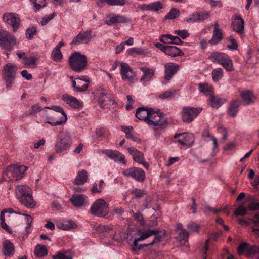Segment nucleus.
<instances>
[{
    "label": "nucleus",
    "instance_id": "6",
    "mask_svg": "<svg viewBox=\"0 0 259 259\" xmlns=\"http://www.w3.org/2000/svg\"><path fill=\"white\" fill-rule=\"evenodd\" d=\"M202 107H184L182 111V118L184 122L190 123L202 111Z\"/></svg>",
    "mask_w": 259,
    "mask_h": 259
},
{
    "label": "nucleus",
    "instance_id": "43",
    "mask_svg": "<svg viewBox=\"0 0 259 259\" xmlns=\"http://www.w3.org/2000/svg\"><path fill=\"white\" fill-rule=\"evenodd\" d=\"M128 55L135 56L137 55H144L148 53L147 50H145L140 48H132L127 50Z\"/></svg>",
    "mask_w": 259,
    "mask_h": 259
},
{
    "label": "nucleus",
    "instance_id": "16",
    "mask_svg": "<svg viewBox=\"0 0 259 259\" xmlns=\"http://www.w3.org/2000/svg\"><path fill=\"white\" fill-rule=\"evenodd\" d=\"M103 153L115 162L121 163L123 164L126 163L124 155L118 151L107 149L104 150Z\"/></svg>",
    "mask_w": 259,
    "mask_h": 259
},
{
    "label": "nucleus",
    "instance_id": "27",
    "mask_svg": "<svg viewBox=\"0 0 259 259\" xmlns=\"http://www.w3.org/2000/svg\"><path fill=\"white\" fill-rule=\"evenodd\" d=\"M65 149V134L63 132L60 133L57 139L56 143L55 146L56 153H60Z\"/></svg>",
    "mask_w": 259,
    "mask_h": 259
},
{
    "label": "nucleus",
    "instance_id": "57",
    "mask_svg": "<svg viewBox=\"0 0 259 259\" xmlns=\"http://www.w3.org/2000/svg\"><path fill=\"white\" fill-rule=\"evenodd\" d=\"M53 120H54L53 119L52 117H47V120L45 121V122L48 123L53 126H57V125H61L64 122V121H63V120H61L60 121H55V122L52 121Z\"/></svg>",
    "mask_w": 259,
    "mask_h": 259
},
{
    "label": "nucleus",
    "instance_id": "25",
    "mask_svg": "<svg viewBox=\"0 0 259 259\" xmlns=\"http://www.w3.org/2000/svg\"><path fill=\"white\" fill-rule=\"evenodd\" d=\"M163 7L162 4L159 2L157 1L149 3L148 4H141L139 6V8L142 10H149L157 11L161 9Z\"/></svg>",
    "mask_w": 259,
    "mask_h": 259
},
{
    "label": "nucleus",
    "instance_id": "20",
    "mask_svg": "<svg viewBox=\"0 0 259 259\" xmlns=\"http://www.w3.org/2000/svg\"><path fill=\"white\" fill-rule=\"evenodd\" d=\"M164 78L166 80H170L173 75L177 72L179 66L174 63H168L165 64Z\"/></svg>",
    "mask_w": 259,
    "mask_h": 259
},
{
    "label": "nucleus",
    "instance_id": "40",
    "mask_svg": "<svg viewBox=\"0 0 259 259\" xmlns=\"http://www.w3.org/2000/svg\"><path fill=\"white\" fill-rule=\"evenodd\" d=\"M246 255L254 259H259V246L250 245Z\"/></svg>",
    "mask_w": 259,
    "mask_h": 259
},
{
    "label": "nucleus",
    "instance_id": "62",
    "mask_svg": "<svg viewBox=\"0 0 259 259\" xmlns=\"http://www.w3.org/2000/svg\"><path fill=\"white\" fill-rule=\"evenodd\" d=\"M132 212L133 214L135 219L139 222L140 225H143L144 218L141 213L140 212L135 213L133 210L132 211Z\"/></svg>",
    "mask_w": 259,
    "mask_h": 259
},
{
    "label": "nucleus",
    "instance_id": "63",
    "mask_svg": "<svg viewBox=\"0 0 259 259\" xmlns=\"http://www.w3.org/2000/svg\"><path fill=\"white\" fill-rule=\"evenodd\" d=\"M229 40L231 43V45L228 46V48L230 50H236L238 48V44L234 37L232 35L230 36L229 37Z\"/></svg>",
    "mask_w": 259,
    "mask_h": 259
},
{
    "label": "nucleus",
    "instance_id": "52",
    "mask_svg": "<svg viewBox=\"0 0 259 259\" xmlns=\"http://www.w3.org/2000/svg\"><path fill=\"white\" fill-rule=\"evenodd\" d=\"M124 212V210L120 207L114 206L112 207L111 210V214L112 215H116L117 217H120Z\"/></svg>",
    "mask_w": 259,
    "mask_h": 259
},
{
    "label": "nucleus",
    "instance_id": "13",
    "mask_svg": "<svg viewBox=\"0 0 259 259\" xmlns=\"http://www.w3.org/2000/svg\"><path fill=\"white\" fill-rule=\"evenodd\" d=\"M178 138L179 139L177 140V142L188 148L192 146L194 142V136L191 133H184L175 134L174 138Z\"/></svg>",
    "mask_w": 259,
    "mask_h": 259
},
{
    "label": "nucleus",
    "instance_id": "7",
    "mask_svg": "<svg viewBox=\"0 0 259 259\" xmlns=\"http://www.w3.org/2000/svg\"><path fill=\"white\" fill-rule=\"evenodd\" d=\"M3 20L12 27L14 32H16L20 26V19L16 13H5L3 15Z\"/></svg>",
    "mask_w": 259,
    "mask_h": 259
},
{
    "label": "nucleus",
    "instance_id": "61",
    "mask_svg": "<svg viewBox=\"0 0 259 259\" xmlns=\"http://www.w3.org/2000/svg\"><path fill=\"white\" fill-rule=\"evenodd\" d=\"M54 16V13L44 16L40 22L41 25L42 26L46 25L51 19L53 18Z\"/></svg>",
    "mask_w": 259,
    "mask_h": 259
},
{
    "label": "nucleus",
    "instance_id": "44",
    "mask_svg": "<svg viewBox=\"0 0 259 259\" xmlns=\"http://www.w3.org/2000/svg\"><path fill=\"white\" fill-rule=\"evenodd\" d=\"M23 60V64L29 66H33L36 64L38 58L35 56L25 57Z\"/></svg>",
    "mask_w": 259,
    "mask_h": 259
},
{
    "label": "nucleus",
    "instance_id": "32",
    "mask_svg": "<svg viewBox=\"0 0 259 259\" xmlns=\"http://www.w3.org/2000/svg\"><path fill=\"white\" fill-rule=\"evenodd\" d=\"M164 53L172 57L183 55V52L175 46H167L165 49Z\"/></svg>",
    "mask_w": 259,
    "mask_h": 259
},
{
    "label": "nucleus",
    "instance_id": "11",
    "mask_svg": "<svg viewBox=\"0 0 259 259\" xmlns=\"http://www.w3.org/2000/svg\"><path fill=\"white\" fill-rule=\"evenodd\" d=\"M120 74L122 80L130 82L133 81L136 77V73L133 69L126 63H120Z\"/></svg>",
    "mask_w": 259,
    "mask_h": 259
},
{
    "label": "nucleus",
    "instance_id": "26",
    "mask_svg": "<svg viewBox=\"0 0 259 259\" xmlns=\"http://www.w3.org/2000/svg\"><path fill=\"white\" fill-rule=\"evenodd\" d=\"M121 130L125 134L126 138L131 139L133 141L137 143L141 142V140L139 138L138 135L133 131L132 126H121Z\"/></svg>",
    "mask_w": 259,
    "mask_h": 259
},
{
    "label": "nucleus",
    "instance_id": "34",
    "mask_svg": "<svg viewBox=\"0 0 259 259\" xmlns=\"http://www.w3.org/2000/svg\"><path fill=\"white\" fill-rule=\"evenodd\" d=\"M211 106L214 108H218L226 102V99H222L213 95L210 96L208 99Z\"/></svg>",
    "mask_w": 259,
    "mask_h": 259
},
{
    "label": "nucleus",
    "instance_id": "55",
    "mask_svg": "<svg viewBox=\"0 0 259 259\" xmlns=\"http://www.w3.org/2000/svg\"><path fill=\"white\" fill-rule=\"evenodd\" d=\"M246 213L247 209L242 206H240L236 209L235 211L234 212V214L236 216H243L245 215Z\"/></svg>",
    "mask_w": 259,
    "mask_h": 259
},
{
    "label": "nucleus",
    "instance_id": "29",
    "mask_svg": "<svg viewBox=\"0 0 259 259\" xmlns=\"http://www.w3.org/2000/svg\"><path fill=\"white\" fill-rule=\"evenodd\" d=\"M21 204L24 205L28 208H32L36 205V202L34 200L32 194L27 195L18 199Z\"/></svg>",
    "mask_w": 259,
    "mask_h": 259
},
{
    "label": "nucleus",
    "instance_id": "64",
    "mask_svg": "<svg viewBox=\"0 0 259 259\" xmlns=\"http://www.w3.org/2000/svg\"><path fill=\"white\" fill-rule=\"evenodd\" d=\"M175 94V91L169 90L165 91V92L161 94L159 97L161 99H167L171 97Z\"/></svg>",
    "mask_w": 259,
    "mask_h": 259
},
{
    "label": "nucleus",
    "instance_id": "54",
    "mask_svg": "<svg viewBox=\"0 0 259 259\" xmlns=\"http://www.w3.org/2000/svg\"><path fill=\"white\" fill-rule=\"evenodd\" d=\"M36 28L34 27H31L27 28L25 34L26 38L29 39H31L33 38L34 35L36 34Z\"/></svg>",
    "mask_w": 259,
    "mask_h": 259
},
{
    "label": "nucleus",
    "instance_id": "46",
    "mask_svg": "<svg viewBox=\"0 0 259 259\" xmlns=\"http://www.w3.org/2000/svg\"><path fill=\"white\" fill-rule=\"evenodd\" d=\"M198 23L207 20L210 17V12L208 11L197 12Z\"/></svg>",
    "mask_w": 259,
    "mask_h": 259
},
{
    "label": "nucleus",
    "instance_id": "56",
    "mask_svg": "<svg viewBox=\"0 0 259 259\" xmlns=\"http://www.w3.org/2000/svg\"><path fill=\"white\" fill-rule=\"evenodd\" d=\"M132 194L134 195L135 197L137 198L144 197L147 195L145 193L144 191L138 189H135L133 190L132 192Z\"/></svg>",
    "mask_w": 259,
    "mask_h": 259
},
{
    "label": "nucleus",
    "instance_id": "45",
    "mask_svg": "<svg viewBox=\"0 0 259 259\" xmlns=\"http://www.w3.org/2000/svg\"><path fill=\"white\" fill-rule=\"evenodd\" d=\"M180 11L176 8L171 9L170 11L165 15V19L172 20L179 17Z\"/></svg>",
    "mask_w": 259,
    "mask_h": 259
},
{
    "label": "nucleus",
    "instance_id": "2",
    "mask_svg": "<svg viewBox=\"0 0 259 259\" xmlns=\"http://www.w3.org/2000/svg\"><path fill=\"white\" fill-rule=\"evenodd\" d=\"M17 70V66L14 64L9 63L4 66L2 76L8 90H10L14 84Z\"/></svg>",
    "mask_w": 259,
    "mask_h": 259
},
{
    "label": "nucleus",
    "instance_id": "17",
    "mask_svg": "<svg viewBox=\"0 0 259 259\" xmlns=\"http://www.w3.org/2000/svg\"><path fill=\"white\" fill-rule=\"evenodd\" d=\"M92 37V32L91 31L81 32L74 38L71 44L79 45L81 44H88Z\"/></svg>",
    "mask_w": 259,
    "mask_h": 259
},
{
    "label": "nucleus",
    "instance_id": "38",
    "mask_svg": "<svg viewBox=\"0 0 259 259\" xmlns=\"http://www.w3.org/2000/svg\"><path fill=\"white\" fill-rule=\"evenodd\" d=\"M87 171L83 169L77 174L74 182L78 185L83 184L87 181Z\"/></svg>",
    "mask_w": 259,
    "mask_h": 259
},
{
    "label": "nucleus",
    "instance_id": "47",
    "mask_svg": "<svg viewBox=\"0 0 259 259\" xmlns=\"http://www.w3.org/2000/svg\"><path fill=\"white\" fill-rule=\"evenodd\" d=\"M33 5L35 12L38 11L41 8L45 7V0H35L31 3Z\"/></svg>",
    "mask_w": 259,
    "mask_h": 259
},
{
    "label": "nucleus",
    "instance_id": "28",
    "mask_svg": "<svg viewBox=\"0 0 259 259\" xmlns=\"http://www.w3.org/2000/svg\"><path fill=\"white\" fill-rule=\"evenodd\" d=\"M240 104V102L238 100L230 102L228 108V114L232 117H235L238 112Z\"/></svg>",
    "mask_w": 259,
    "mask_h": 259
},
{
    "label": "nucleus",
    "instance_id": "1",
    "mask_svg": "<svg viewBox=\"0 0 259 259\" xmlns=\"http://www.w3.org/2000/svg\"><path fill=\"white\" fill-rule=\"evenodd\" d=\"M69 63L73 70L78 72H81L87 68V57L79 52H75L69 57Z\"/></svg>",
    "mask_w": 259,
    "mask_h": 259
},
{
    "label": "nucleus",
    "instance_id": "30",
    "mask_svg": "<svg viewBox=\"0 0 259 259\" xmlns=\"http://www.w3.org/2000/svg\"><path fill=\"white\" fill-rule=\"evenodd\" d=\"M159 232V230L158 229L155 230H148L146 231H142L139 230L138 231V235L140 236L138 238V240H140V241H143L153 235H156V236L158 235L157 234Z\"/></svg>",
    "mask_w": 259,
    "mask_h": 259
},
{
    "label": "nucleus",
    "instance_id": "4",
    "mask_svg": "<svg viewBox=\"0 0 259 259\" xmlns=\"http://www.w3.org/2000/svg\"><path fill=\"white\" fill-rule=\"evenodd\" d=\"M91 213L97 217H105L109 212V206L102 199L96 200L91 207Z\"/></svg>",
    "mask_w": 259,
    "mask_h": 259
},
{
    "label": "nucleus",
    "instance_id": "36",
    "mask_svg": "<svg viewBox=\"0 0 259 259\" xmlns=\"http://www.w3.org/2000/svg\"><path fill=\"white\" fill-rule=\"evenodd\" d=\"M127 2V0H98L97 2L98 6L102 7V4L105 3L110 6H123Z\"/></svg>",
    "mask_w": 259,
    "mask_h": 259
},
{
    "label": "nucleus",
    "instance_id": "33",
    "mask_svg": "<svg viewBox=\"0 0 259 259\" xmlns=\"http://www.w3.org/2000/svg\"><path fill=\"white\" fill-rule=\"evenodd\" d=\"M66 103L74 109H78L82 106V104L74 97L66 95Z\"/></svg>",
    "mask_w": 259,
    "mask_h": 259
},
{
    "label": "nucleus",
    "instance_id": "14",
    "mask_svg": "<svg viewBox=\"0 0 259 259\" xmlns=\"http://www.w3.org/2000/svg\"><path fill=\"white\" fill-rule=\"evenodd\" d=\"M147 123L153 126H159L162 127L166 125V122L165 120L162 119L161 114L155 112L152 109Z\"/></svg>",
    "mask_w": 259,
    "mask_h": 259
},
{
    "label": "nucleus",
    "instance_id": "51",
    "mask_svg": "<svg viewBox=\"0 0 259 259\" xmlns=\"http://www.w3.org/2000/svg\"><path fill=\"white\" fill-rule=\"evenodd\" d=\"M185 21L188 23H198L197 12L191 14L186 18Z\"/></svg>",
    "mask_w": 259,
    "mask_h": 259
},
{
    "label": "nucleus",
    "instance_id": "15",
    "mask_svg": "<svg viewBox=\"0 0 259 259\" xmlns=\"http://www.w3.org/2000/svg\"><path fill=\"white\" fill-rule=\"evenodd\" d=\"M130 21V20L125 17L113 13L109 14L105 20V23L108 26H111L115 23H125Z\"/></svg>",
    "mask_w": 259,
    "mask_h": 259
},
{
    "label": "nucleus",
    "instance_id": "10",
    "mask_svg": "<svg viewBox=\"0 0 259 259\" xmlns=\"http://www.w3.org/2000/svg\"><path fill=\"white\" fill-rule=\"evenodd\" d=\"M70 78L71 87L74 92H83L85 91L89 87L90 80L88 79L81 78L74 79L72 76H70Z\"/></svg>",
    "mask_w": 259,
    "mask_h": 259
},
{
    "label": "nucleus",
    "instance_id": "19",
    "mask_svg": "<svg viewBox=\"0 0 259 259\" xmlns=\"http://www.w3.org/2000/svg\"><path fill=\"white\" fill-rule=\"evenodd\" d=\"M232 26L234 31L240 34L244 33V21L239 15H235L232 18Z\"/></svg>",
    "mask_w": 259,
    "mask_h": 259
},
{
    "label": "nucleus",
    "instance_id": "35",
    "mask_svg": "<svg viewBox=\"0 0 259 259\" xmlns=\"http://www.w3.org/2000/svg\"><path fill=\"white\" fill-rule=\"evenodd\" d=\"M3 252L5 256H12L14 254V245L9 241L7 240L3 243Z\"/></svg>",
    "mask_w": 259,
    "mask_h": 259
},
{
    "label": "nucleus",
    "instance_id": "50",
    "mask_svg": "<svg viewBox=\"0 0 259 259\" xmlns=\"http://www.w3.org/2000/svg\"><path fill=\"white\" fill-rule=\"evenodd\" d=\"M161 235H156L155 236L154 239L149 244H140L139 245V247H138V250L142 249L144 247H148L149 245H153L155 244H158L160 242L161 239Z\"/></svg>",
    "mask_w": 259,
    "mask_h": 259
},
{
    "label": "nucleus",
    "instance_id": "24",
    "mask_svg": "<svg viewBox=\"0 0 259 259\" xmlns=\"http://www.w3.org/2000/svg\"><path fill=\"white\" fill-rule=\"evenodd\" d=\"M32 194L31 189L26 185H19L16 189V195L18 199Z\"/></svg>",
    "mask_w": 259,
    "mask_h": 259
},
{
    "label": "nucleus",
    "instance_id": "22",
    "mask_svg": "<svg viewBox=\"0 0 259 259\" xmlns=\"http://www.w3.org/2000/svg\"><path fill=\"white\" fill-rule=\"evenodd\" d=\"M241 98L242 103L245 105H248L254 102L256 98L252 92L245 91L241 93Z\"/></svg>",
    "mask_w": 259,
    "mask_h": 259
},
{
    "label": "nucleus",
    "instance_id": "49",
    "mask_svg": "<svg viewBox=\"0 0 259 259\" xmlns=\"http://www.w3.org/2000/svg\"><path fill=\"white\" fill-rule=\"evenodd\" d=\"M178 239L180 241H184L187 242L188 241L189 233L186 230H181L178 233Z\"/></svg>",
    "mask_w": 259,
    "mask_h": 259
},
{
    "label": "nucleus",
    "instance_id": "5",
    "mask_svg": "<svg viewBox=\"0 0 259 259\" xmlns=\"http://www.w3.org/2000/svg\"><path fill=\"white\" fill-rule=\"evenodd\" d=\"M14 36L5 30H0V47L8 51H11L16 45Z\"/></svg>",
    "mask_w": 259,
    "mask_h": 259
},
{
    "label": "nucleus",
    "instance_id": "9",
    "mask_svg": "<svg viewBox=\"0 0 259 259\" xmlns=\"http://www.w3.org/2000/svg\"><path fill=\"white\" fill-rule=\"evenodd\" d=\"M126 149L130 154L132 156L133 159L135 162L142 164L147 169L149 168V164L146 161L142 152L138 150L133 147H128Z\"/></svg>",
    "mask_w": 259,
    "mask_h": 259
},
{
    "label": "nucleus",
    "instance_id": "42",
    "mask_svg": "<svg viewBox=\"0 0 259 259\" xmlns=\"http://www.w3.org/2000/svg\"><path fill=\"white\" fill-rule=\"evenodd\" d=\"M34 253L37 257H43L47 255L48 251L45 246L38 245L35 248Z\"/></svg>",
    "mask_w": 259,
    "mask_h": 259
},
{
    "label": "nucleus",
    "instance_id": "37",
    "mask_svg": "<svg viewBox=\"0 0 259 259\" xmlns=\"http://www.w3.org/2000/svg\"><path fill=\"white\" fill-rule=\"evenodd\" d=\"M143 72L141 80L144 82L149 81L153 77L154 72L152 69H150L146 67H142L140 68Z\"/></svg>",
    "mask_w": 259,
    "mask_h": 259
},
{
    "label": "nucleus",
    "instance_id": "39",
    "mask_svg": "<svg viewBox=\"0 0 259 259\" xmlns=\"http://www.w3.org/2000/svg\"><path fill=\"white\" fill-rule=\"evenodd\" d=\"M199 89L200 92L204 93L206 96L210 97V96L213 95V88L211 85L208 84L200 83Z\"/></svg>",
    "mask_w": 259,
    "mask_h": 259
},
{
    "label": "nucleus",
    "instance_id": "59",
    "mask_svg": "<svg viewBox=\"0 0 259 259\" xmlns=\"http://www.w3.org/2000/svg\"><path fill=\"white\" fill-rule=\"evenodd\" d=\"M175 34H177L183 39H185L189 36V33L186 30H177L174 32Z\"/></svg>",
    "mask_w": 259,
    "mask_h": 259
},
{
    "label": "nucleus",
    "instance_id": "41",
    "mask_svg": "<svg viewBox=\"0 0 259 259\" xmlns=\"http://www.w3.org/2000/svg\"><path fill=\"white\" fill-rule=\"evenodd\" d=\"M223 70L221 68L214 69L211 72V76L213 80L215 82H219L223 77Z\"/></svg>",
    "mask_w": 259,
    "mask_h": 259
},
{
    "label": "nucleus",
    "instance_id": "8",
    "mask_svg": "<svg viewBox=\"0 0 259 259\" xmlns=\"http://www.w3.org/2000/svg\"><path fill=\"white\" fill-rule=\"evenodd\" d=\"M27 170V167L18 164L9 166L6 168L8 174L11 175L16 180L22 179Z\"/></svg>",
    "mask_w": 259,
    "mask_h": 259
},
{
    "label": "nucleus",
    "instance_id": "3",
    "mask_svg": "<svg viewBox=\"0 0 259 259\" xmlns=\"http://www.w3.org/2000/svg\"><path fill=\"white\" fill-rule=\"evenodd\" d=\"M209 59L213 62H217L227 71L234 70L232 60L230 57L224 53L213 52L209 57Z\"/></svg>",
    "mask_w": 259,
    "mask_h": 259
},
{
    "label": "nucleus",
    "instance_id": "53",
    "mask_svg": "<svg viewBox=\"0 0 259 259\" xmlns=\"http://www.w3.org/2000/svg\"><path fill=\"white\" fill-rule=\"evenodd\" d=\"M77 224L72 220L66 221V231H73L77 228Z\"/></svg>",
    "mask_w": 259,
    "mask_h": 259
},
{
    "label": "nucleus",
    "instance_id": "48",
    "mask_svg": "<svg viewBox=\"0 0 259 259\" xmlns=\"http://www.w3.org/2000/svg\"><path fill=\"white\" fill-rule=\"evenodd\" d=\"M250 245L248 243H243L241 244L238 247L237 251L239 255L245 253L247 255Z\"/></svg>",
    "mask_w": 259,
    "mask_h": 259
},
{
    "label": "nucleus",
    "instance_id": "18",
    "mask_svg": "<svg viewBox=\"0 0 259 259\" xmlns=\"http://www.w3.org/2000/svg\"><path fill=\"white\" fill-rule=\"evenodd\" d=\"M223 31L218 22H215L211 38L208 41L211 45H216L223 40Z\"/></svg>",
    "mask_w": 259,
    "mask_h": 259
},
{
    "label": "nucleus",
    "instance_id": "58",
    "mask_svg": "<svg viewBox=\"0 0 259 259\" xmlns=\"http://www.w3.org/2000/svg\"><path fill=\"white\" fill-rule=\"evenodd\" d=\"M174 36L170 34L163 35L160 38V41L164 44H170V41L172 40L171 39L174 38Z\"/></svg>",
    "mask_w": 259,
    "mask_h": 259
},
{
    "label": "nucleus",
    "instance_id": "31",
    "mask_svg": "<svg viewBox=\"0 0 259 259\" xmlns=\"http://www.w3.org/2000/svg\"><path fill=\"white\" fill-rule=\"evenodd\" d=\"M63 45V42H59L52 52L51 57L56 62L60 61L63 58V54L60 51V48Z\"/></svg>",
    "mask_w": 259,
    "mask_h": 259
},
{
    "label": "nucleus",
    "instance_id": "23",
    "mask_svg": "<svg viewBox=\"0 0 259 259\" xmlns=\"http://www.w3.org/2000/svg\"><path fill=\"white\" fill-rule=\"evenodd\" d=\"M151 109L152 108L144 107H139L136 110V116L139 119L144 120L147 123L148 119L149 118Z\"/></svg>",
    "mask_w": 259,
    "mask_h": 259
},
{
    "label": "nucleus",
    "instance_id": "60",
    "mask_svg": "<svg viewBox=\"0 0 259 259\" xmlns=\"http://www.w3.org/2000/svg\"><path fill=\"white\" fill-rule=\"evenodd\" d=\"M45 108L53 110L56 112H60L65 116V111L63 108L59 106H52L51 107L46 106Z\"/></svg>",
    "mask_w": 259,
    "mask_h": 259
},
{
    "label": "nucleus",
    "instance_id": "21",
    "mask_svg": "<svg viewBox=\"0 0 259 259\" xmlns=\"http://www.w3.org/2000/svg\"><path fill=\"white\" fill-rule=\"evenodd\" d=\"M87 198L84 195L75 194L70 198V201L74 206L80 207L85 205Z\"/></svg>",
    "mask_w": 259,
    "mask_h": 259
},
{
    "label": "nucleus",
    "instance_id": "12",
    "mask_svg": "<svg viewBox=\"0 0 259 259\" xmlns=\"http://www.w3.org/2000/svg\"><path fill=\"white\" fill-rule=\"evenodd\" d=\"M123 175L126 177H131L139 181H143L145 179L144 171L140 168L132 167L126 169L122 172Z\"/></svg>",
    "mask_w": 259,
    "mask_h": 259
}]
</instances>
